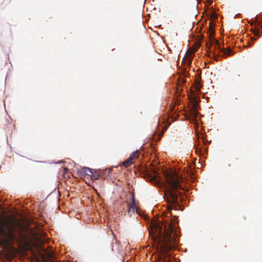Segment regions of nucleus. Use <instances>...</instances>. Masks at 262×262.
<instances>
[{
    "mask_svg": "<svg viewBox=\"0 0 262 262\" xmlns=\"http://www.w3.org/2000/svg\"><path fill=\"white\" fill-rule=\"evenodd\" d=\"M81 176H87L90 177L91 179L93 181L92 185L93 188L95 190L97 194V189L95 188V186H97V184L96 182L98 179V174L97 173H93L92 169L88 167H83L81 169L80 171Z\"/></svg>",
    "mask_w": 262,
    "mask_h": 262,
    "instance_id": "5",
    "label": "nucleus"
},
{
    "mask_svg": "<svg viewBox=\"0 0 262 262\" xmlns=\"http://www.w3.org/2000/svg\"><path fill=\"white\" fill-rule=\"evenodd\" d=\"M153 246L163 262H170V251L178 243L176 232L171 223L152 221L148 230Z\"/></svg>",
    "mask_w": 262,
    "mask_h": 262,
    "instance_id": "1",
    "label": "nucleus"
},
{
    "mask_svg": "<svg viewBox=\"0 0 262 262\" xmlns=\"http://www.w3.org/2000/svg\"><path fill=\"white\" fill-rule=\"evenodd\" d=\"M127 207L129 213H134L135 212H137V206L136 204L135 195L133 194L132 195L130 202L128 203Z\"/></svg>",
    "mask_w": 262,
    "mask_h": 262,
    "instance_id": "7",
    "label": "nucleus"
},
{
    "mask_svg": "<svg viewBox=\"0 0 262 262\" xmlns=\"http://www.w3.org/2000/svg\"><path fill=\"white\" fill-rule=\"evenodd\" d=\"M166 186L164 195L168 203L167 209L170 211L179 206L178 189H183L180 181L182 178L175 171L166 172L165 174Z\"/></svg>",
    "mask_w": 262,
    "mask_h": 262,
    "instance_id": "2",
    "label": "nucleus"
},
{
    "mask_svg": "<svg viewBox=\"0 0 262 262\" xmlns=\"http://www.w3.org/2000/svg\"><path fill=\"white\" fill-rule=\"evenodd\" d=\"M133 157H129L126 160L123 162L122 165L124 167H127L130 166L133 163Z\"/></svg>",
    "mask_w": 262,
    "mask_h": 262,
    "instance_id": "9",
    "label": "nucleus"
},
{
    "mask_svg": "<svg viewBox=\"0 0 262 262\" xmlns=\"http://www.w3.org/2000/svg\"><path fill=\"white\" fill-rule=\"evenodd\" d=\"M64 170H65V172H66V171L67 170V168H64Z\"/></svg>",
    "mask_w": 262,
    "mask_h": 262,
    "instance_id": "16",
    "label": "nucleus"
},
{
    "mask_svg": "<svg viewBox=\"0 0 262 262\" xmlns=\"http://www.w3.org/2000/svg\"><path fill=\"white\" fill-rule=\"evenodd\" d=\"M253 33L255 36H260L259 33V30L258 29H254V30H253Z\"/></svg>",
    "mask_w": 262,
    "mask_h": 262,
    "instance_id": "13",
    "label": "nucleus"
},
{
    "mask_svg": "<svg viewBox=\"0 0 262 262\" xmlns=\"http://www.w3.org/2000/svg\"><path fill=\"white\" fill-rule=\"evenodd\" d=\"M201 85L199 82L196 80L195 83V89L196 90V91L199 92L201 90Z\"/></svg>",
    "mask_w": 262,
    "mask_h": 262,
    "instance_id": "12",
    "label": "nucleus"
},
{
    "mask_svg": "<svg viewBox=\"0 0 262 262\" xmlns=\"http://www.w3.org/2000/svg\"><path fill=\"white\" fill-rule=\"evenodd\" d=\"M196 51V49L191 48L189 49L187 51L185 54V56L184 57V60L185 63L187 64L189 66H190L191 64L192 61V55L194 54Z\"/></svg>",
    "mask_w": 262,
    "mask_h": 262,
    "instance_id": "6",
    "label": "nucleus"
},
{
    "mask_svg": "<svg viewBox=\"0 0 262 262\" xmlns=\"http://www.w3.org/2000/svg\"><path fill=\"white\" fill-rule=\"evenodd\" d=\"M196 114V113H195V112L194 111V116H195L196 117V114Z\"/></svg>",
    "mask_w": 262,
    "mask_h": 262,
    "instance_id": "14",
    "label": "nucleus"
},
{
    "mask_svg": "<svg viewBox=\"0 0 262 262\" xmlns=\"http://www.w3.org/2000/svg\"><path fill=\"white\" fill-rule=\"evenodd\" d=\"M212 45L214 47L212 52L213 58L215 60H218L221 56L226 57L230 56L233 54V51L230 49H225L220 47L218 41L214 40Z\"/></svg>",
    "mask_w": 262,
    "mask_h": 262,
    "instance_id": "4",
    "label": "nucleus"
},
{
    "mask_svg": "<svg viewBox=\"0 0 262 262\" xmlns=\"http://www.w3.org/2000/svg\"><path fill=\"white\" fill-rule=\"evenodd\" d=\"M252 43L251 42L249 43V46H251Z\"/></svg>",
    "mask_w": 262,
    "mask_h": 262,
    "instance_id": "15",
    "label": "nucleus"
},
{
    "mask_svg": "<svg viewBox=\"0 0 262 262\" xmlns=\"http://www.w3.org/2000/svg\"><path fill=\"white\" fill-rule=\"evenodd\" d=\"M17 231V227L13 223L7 220L3 219L0 221V245L6 246L10 243H13L16 239L15 232Z\"/></svg>",
    "mask_w": 262,
    "mask_h": 262,
    "instance_id": "3",
    "label": "nucleus"
},
{
    "mask_svg": "<svg viewBox=\"0 0 262 262\" xmlns=\"http://www.w3.org/2000/svg\"><path fill=\"white\" fill-rule=\"evenodd\" d=\"M158 173L156 171H154L152 173L149 174L148 176V178L149 179L150 181L152 182L158 183Z\"/></svg>",
    "mask_w": 262,
    "mask_h": 262,
    "instance_id": "8",
    "label": "nucleus"
},
{
    "mask_svg": "<svg viewBox=\"0 0 262 262\" xmlns=\"http://www.w3.org/2000/svg\"><path fill=\"white\" fill-rule=\"evenodd\" d=\"M191 101L193 103L194 108L195 109L199 103L198 97L195 95H193V96H192V98H191Z\"/></svg>",
    "mask_w": 262,
    "mask_h": 262,
    "instance_id": "10",
    "label": "nucleus"
},
{
    "mask_svg": "<svg viewBox=\"0 0 262 262\" xmlns=\"http://www.w3.org/2000/svg\"><path fill=\"white\" fill-rule=\"evenodd\" d=\"M251 39H254V40H255V39H256V38H254L253 37H252V38H251Z\"/></svg>",
    "mask_w": 262,
    "mask_h": 262,
    "instance_id": "17",
    "label": "nucleus"
},
{
    "mask_svg": "<svg viewBox=\"0 0 262 262\" xmlns=\"http://www.w3.org/2000/svg\"><path fill=\"white\" fill-rule=\"evenodd\" d=\"M139 151L136 150L135 152H133V154L130 155V157H133V160L136 158H138L139 155Z\"/></svg>",
    "mask_w": 262,
    "mask_h": 262,
    "instance_id": "11",
    "label": "nucleus"
}]
</instances>
